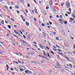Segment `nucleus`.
Returning a JSON list of instances; mask_svg holds the SVG:
<instances>
[{
  "label": "nucleus",
  "mask_w": 75,
  "mask_h": 75,
  "mask_svg": "<svg viewBox=\"0 0 75 75\" xmlns=\"http://www.w3.org/2000/svg\"><path fill=\"white\" fill-rule=\"evenodd\" d=\"M21 42H23V43H24V44H25L26 45L24 44L23 43H22L24 45H25V46H27V45L26 44V42L24 41V40H21Z\"/></svg>",
  "instance_id": "1"
},
{
  "label": "nucleus",
  "mask_w": 75,
  "mask_h": 75,
  "mask_svg": "<svg viewBox=\"0 0 75 75\" xmlns=\"http://www.w3.org/2000/svg\"><path fill=\"white\" fill-rule=\"evenodd\" d=\"M66 5L67 7H69L70 6V5L69 2H66Z\"/></svg>",
  "instance_id": "2"
},
{
  "label": "nucleus",
  "mask_w": 75,
  "mask_h": 75,
  "mask_svg": "<svg viewBox=\"0 0 75 75\" xmlns=\"http://www.w3.org/2000/svg\"><path fill=\"white\" fill-rule=\"evenodd\" d=\"M52 3H53V2H52V0H51V1L49 2V4L50 6H51V4H52Z\"/></svg>",
  "instance_id": "3"
},
{
  "label": "nucleus",
  "mask_w": 75,
  "mask_h": 75,
  "mask_svg": "<svg viewBox=\"0 0 75 75\" xmlns=\"http://www.w3.org/2000/svg\"><path fill=\"white\" fill-rule=\"evenodd\" d=\"M56 64L58 66H59V67H61V65L59 64L58 62H57V63H56Z\"/></svg>",
  "instance_id": "4"
},
{
  "label": "nucleus",
  "mask_w": 75,
  "mask_h": 75,
  "mask_svg": "<svg viewBox=\"0 0 75 75\" xmlns=\"http://www.w3.org/2000/svg\"><path fill=\"white\" fill-rule=\"evenodd\" d=\"M26 24L27 26H29V23L28 22H26Z\"/></svg>",
  "instance_id": "5"
},
{
  "label": "nucleus",
  "mask_w": 75,
  "mask_h": 75,
  "mask_svg": "<svg viewBox=\"0 0 75 75\" xmlns=\"http://www.w3.org/2000/svg\"><path fill=\"white\" fill-rule=\"evenodd\" d=\"M59 21L60 22H62L63 21H64V19H59Z\"/></svg>",
  "instance_id": "6"
},
{
  "label": "nucleus",
  "mask_w": 75,
  "mask_h": 75,
  "mask_svg": "<svg viewBox=\"0 0 75 75\" xmlns=\"http://www.w3.org/2000/svg\"><path fill=\"white\" fill-rule=\"evenodd\" d=\"M14 32L15 33V34H18V33L17 32V31L15 30H14Z\"/></svg>",
  "instance_id": "7"
},
{
  "label": "nucleus",
  "mask_w": 75,
  "mask_h": 75,
  "mask_svg": "<svg viewBox=\"0 0 75 75\" xmlns=\"http://www.w3.org/2000/svg\"><path fill=\"white\" fill-rule=\"evenodd\" d=\"M41 57L42 58H45V59H48L47 58V57H45L44 56H41Z\"/></svg>",
  "instance_id": "8"
},
{
  "label": "nucleus",
  "mask_w": 75,
  "mask_h": 75,
  "mask_svg": "<svg viewBox=\"0 0 75 75\" xmlns=\"http://www.w3.org/2000/svg\"><path fill=\"white\" fill-rule=\"evenodd\" d=\"M63 23H64V24H68V22H67V21H65L63 22Z\"/></svg>",
  "instance_id": "9"
},
{
  "label": "nucleus",
  "mask_w": 75,
  "mask_h": 75,
  "mask_svg": "<svg viewBox=\"0 0 75 75\" xmlns=\"http://www.w3.org/2000/svg\"><path fill=\"white\" fill-rule=\"evenodd\" d=\"M40 48H41L42 49L43 48V46L41 45H40Z\"/></svg>",
  "instance_id": "10"
},
{
  "label": "nucleus",
  "mask_w": 75,
  "mask_h": 75,
  "mask_svg": "<svg viewBox=\"0 0 75 75\" xmlns=\"http://www.w3.org/2000/svg\"><path fill=\"white\" fill-rule=\"evenodd\" d=\"M72 16L75 18V15H74V13H73L72 15Z\"/></svg>",
  "instance_id": "11"
},
{
  "label": "nucleus",
  "mask_w": 75,
  "mask_h": 75,
  "mask_svg": "<svg viewBox=\"0 0 75 75\" xmlns=\"http://www.w3.org/2000/svg\"><path fill=\"white\" fill-rule=\"evenodd\" d=\"M28 72H29V74H31L32 73V72L31 71H30L28 70H27Z\"/></svg>",
  "instance_id": "12"
},
{
  "label": "nucleus",
  "mask_w": 75,
  "mask_h": 75,
  "mask_svg": "<svg viewBox=\"0 0 75 75\" xmlns=\"http://www.w3.org/2000/svg\"><path fill=\"white\" fill-rule=\"evenodd\" d=\"M8 27L9 28H11V26H10V25H8Z\"/></svg>",
  "instance_id": "13"
},
{
  "label": "nucleus",
  "mask_w": 75,
  "mask_h": 75,
  "mask_svg": "<svg viewBox=\"0 0 75 75\" xmlns=\"http://www.w3.org/2000/svg\"><path fill=\"white\" fill-rule=\"evenodd\" d=\"M61 6H64V3H62L61 4Z\"/></svg>",
  "instance_id": "14"
},
{
  "label": "nucleus",
  "mask_w": 75,
  "mask_h": 75,
  "mask_svg": "<svg viewBox=\"0 0 75 75\" xmlns=\"http://www.w3.org/2000/svg\"><path fill=\"white\" fill-rule=\"evenodd\" d=\"M20 71L21 72H23V70L22 69H20Z\"/></svg>",
  "instance_id": "15"
},
{
  "label": "nucleus",
  "mask_w": 75,
  "mask_h": 75,
  "mask_svg": "<svg viewBox=\"0 0 75 75\" xmlns=\"http://www.w3.org/2000/svg\"><path fill=\"white\" fill-rule=\"evenodd\" d=\"M55 68H61L60 67H59L57 66V67L55 66Z\"/></svg>",
  "instance_id": "16"
},
{
  "label": "nucleus",
  "mask_w": 75,
  "mask_h": 75,
  "mask_svg": "<svg viewBox=\"0 0 75 75\" xmlns=\"http://www.w3.org/2000/svg\"><path fill=\"white\" fill-rule=\"evenodd\" d=\"M42 26H43V27H44L45 26V24L44 23H42Z\"/></svg>",
  "instance_id": "17"
},
{
  "label": "nucleus",
  "mask_w": 75,
  "mask_h": 75,
  "mask_svg": "<svg viewBox=\"0 0 75 75\" xmlns=\"http://www.w3.org/2000/svg\"><path fill=\"white\" fill-rule=\"evenodd\" d=\"M19 32H20V33H21V34H23V32H21V30H19Z\"/></svg>",
  "instance_id": "18"
},
{
  "label": "nucleus",
  "mask_w": 75,
  "mask_h": 75,
  "mask_svg": "<svg viewBox=\"0 0 75 75\" xmlns=\"http://www.w3.org/2000/svg\"><path fill=\"white\" fill-rule=\"evenodd\" d=\"M60 55H62V56H63V55H64V56H65V55L64 54H63L62 53H60Z\"/></svg>",
  "instance_id": "19"
},
{
  "label": "nucleus",
  "mask_w": 75,
  "mask_h": 75,
  "mask_svg": "<svg viewBox=\"0 0 75 75\" xmlns=\"http://www.w3.org/2000/svg\"><path fill=\"white\" fill-rule=\"evenodd\" d=\"M23 37H24V39H25V38H26V37H25V35H23Z\"/></svg>",
  "instance_id": "20"
},
{
  "label": "nucleus",
  "mask_w": 75,
  "mask_h": 75,
  "mask_svg": "<svg viewBox=\"0 0 75 75\" xmlns=\"http://www.w3.org/2000/svg\"><path fill=\"white\" fill-rule=\"evenodd\" d=\"M70 67H71V68H72V65L71 64H70L69 65Z\"/></svg>",
  "instance_id": "21"
},
{
  "label": "nucleus",
  "mask_w": 75,
  "mask_h": 75,
  "mask_svg": "<svg viewBox=\"0 0 75 75\" xmlns=\"http://www.w3.org/2000/svg\"><path fill=\"white\" fill-rule=\"evenodd\" d=\"M1 24H4V21H1Z\"/></svg>",
  "instance_id": "22"
},
{
  "label": "nucleus",
  "mask_w": 75,
  "mask_h": 75,
  "mask_svg": "<svg viewBox=\"0 0 75 75\" xmlns=\"http://www.w3.org/2000/svg\"><path fill=\"white\" fill-rule=\"evenodd\" d=\"M53 50H54V51H57V50L55 49H53Z\"/></svg>",
  "instance_id": "23"
},
{
  "label": "nucleus",
  "mask_w": 75,
  "mask_h": 75,
  "mask_svg": "<svg viewBox=\"0 0 75 75\" xmlns=\"http://www.w3.org/2000/svg\"><path fill=\"white\" fill-rule=\"evenodd\" d=\"M46 10H48V9H49V7H48V6L46 7Z\"/></svg>",
  "instance_id": "24"
},
{
  "label": "nucleus",
  "mask_w": 75,
  "mask_h": 75,
  "mask_svg": "<svg viewBox=\"0 0 75 75\" xmlns=\"http://www.w3.org/2000/svg\"><path fill=\"white\" fill-rule=\"evenodd\" d=\"M15 7H16V8H19L18 6L17 5L15 6Z\"/></svg>",
  "instance_id": "25"
},
{
  "label": "nucleus",
  "mask_w": 75,
  "mask_h": 75,
  "mask_svg": "<svg viewBox=\"0 0 75 75\" xmlns=\"http://www.w3.org/2000/svg\"><path fill=\"white\" fill-rule=\"evenodd\" d=\"M56 39L57 40H59V38H58V37L56 38Z\"/></svg>",
  "instance_id": "26"
},
{
  "label": "nucleus",
  "mask_w": 75,
  "mask_h": 75,
  "mask_svg": "<svg viewBox=\"0 0 75 75\" xmlns=\"http://www.w3.org/2000/svg\"><path fill=\"white\" fill-rule=\"evenodd\" d=\"M25 11L26 12V13H28V10H27V9H25Z\"/></svg>",
  "instance_id": "27"
},
{
  "label": "nucleus",
  "mask_w": 75,
  "mask_h": 75,
  "mask_svg": "<svg viewBox=\"0 0 75 75\" xmlns=\"http://www.w3.org/2000/svg\"><path fill=\"white\" fill-rule=\"evenodd\" d=\"M47 55L49 58L50 57V54H49V53H47Z\"/></svg>",
  "instance_id": "28"
},
{
  "label": "nucleus",
  "mask_w": 75,
  "mask_h": 75,
  "mask_svg": "<svg viewBox=\"0 0 75 75\" xmlns=\"http://www.w3.org/2000/svg\"><path fill=\"white\" fill-rule=\"evenodd\" d=\"M53 10L54 11H57V10H56L55 8H53Z\"/></svg>",
  "instance_id": "29"
},
{
  "label": "nucleus",
  "mask_w": 75,
  "mask_h": 75,
  "mask_svg": "<svg viewBox=\"0 0 75 75\" xmlns=\"http://www.w3.org/2000/svg\"><path fill=\"white\" fill-rule=\"evenodd\" d=\"M11 20L13 21V22H14V19H13L12 18H11Z\"/></svg>",
  "instance_id": "30"
},
{
  "label": "nucleus",
  "mask_w": 75,
  "mask_h": 75,
  "mask_svg": "<svg viewBox=\"0 0 75 75\" xmlns=\"http://www.w3.org/2000/svg\"><path fill=\"white\" fill-rule=\"evenodd\" d=\"M34 20L35 21H37V19H36V18H34Z\"/></svg>",
  "instance_id": "31"
},
{
  "label": "nucleus",
  "mask_w": 75,
  "mask_h": 75,
  "mask_svg": "<svg viewBox=\"0 0 75 75\" xmlns=\"http://www.w3.org/2000/svg\"><path fill=\"white\" fill-rule=\"evenodd\" d=\"M31 54V52H30L28 53V54H30H30Z\"/></svg>",
  "instance_id": "32"
},
{
  "label": "nucleus",
  "mask_w": 75,
  "mask_h": 75,
  "mask_svg": "<svg viewBox=\"0 0 75 75\" xmlns=\"http://www.w3.org/2000/svg\"><path fill=\"white\" fill-rule=\"evenodd\" d=\"M43 54H44L46 53V52H45V51H43Z\"/></svg>",
  "instance_id": "33"
},
{
  "label": "nucleus",
  "mask_w": 75,
  "mask_h": 75,
  "mask_svg": "<svg viewBox=\"0 0 75 75\" xmlns=\"http://www.w3.org/2000/svg\"><path fill=\"white\" fill-rule=\"evenodd\" d=\"M55 46H56V47H58V48H59V46H58V45H55Z\"/></svg>",
  "instance_id": "34"
},
{
  "label": "nucleus",
  "mask_w": 75,
  "mask_h": 75,
  "mask_svg": "<svg viewBox=\"0 0 75 75\" xmlns=\"http://www.w3.org/2000/svg\"><path fill=\"white\" fill-rule=\"evenodd\" d=\"M63 22H59V23L61 24H63Z\"/></svg>",
  "instance_id": "35"
},
{
  "label": "nucleus",
  "mask_w": 75,
  "mask_h": 75,
  "mask_svg": "<svg viewBox=\"0 0 75 75\" xmlns=\"http://www.w3.org/2000/svg\"><path fill=\"white\" fill-rule=\"evenodd\" d=\"M68 10L69 11H70V12L71 11V8H69Z\"/></svg>",
  "instance_id": "36"
},
{
  "label": "nucleus",
  "mask_w": 75,
  "mask_h": 75,
  "mask_svg": "<svg viewBox=\"0 0 75 75\" xmlns=\"http://www.w3.org/2000/svg\"><path fill=\"white\" fill-rule=\"evenodd\" d=\"M28 7H30V4H28Z\"/></svg>",
  "instance_id": "37"
},
{
  "label": "nucleus",
  "mask_w": 75,
  "mask_h": 75,
  "mask_svg": "<svg viewBox=\"0 0 75 75\" xmlns=\"http://www.w3.org/2000/svg\"><path fill=\"white\" fill-rule=\"evenodd\" d=\"M52 70H50V71H49V72H50H50H52Z\"/></svg>",
  "instance_id": "38"
},
{
  "label": "nucleus",
  "mask_w": 75,
  "mask_h": 75,
  "mask_svg": "<svg viewBox=\"0 0 75 75\" xmlns=\"http://www.w3.org/2000/svg\"><path fill=\"white\" fill-rule=\"evenodd\" d=\"M33 43L35 44H37V43L36 42H33Z\"/></svg>",
  "instance_id": "39"
},
{
  "label": "nucleus",
  "mask_w": 75,
  "mask_h": 75,
  "mask_svg": "<svg viewBox=\"0 0 75 75\" xmlns=\"http://www.w3.org/2000/svg\"><path fill=\"white\" fill-rule=\"evenodd\" d=\"M60 18H62V15H61L60 16Z\"/></svg>",
  "instance_id": "40"
},
{
  "label": "nucleus",
  "mask_w": 75,
  "mask_h": 75,
  "mask_svg": "<svg viewBox=\"0 0 75 75\" xmlns=\"http://www.w3.org/2000/svg\"><path fill=\"white\" fill-rule=\"evenodd\" d=\"M65 16H66V17H68V14H67V13H65Z\"/></svg>",
  "instance_id": "41"
},
{
  "label": "nucleus",
  "mask_w": 75,
  "mask_h": 75,
  "mask_svg": "<svg viewBox=\"0 0 75 75\" xmlns=\"http://www.w3.org/2000/svg\"><path fill=\"white\" fill-rule=\"evenodd\" d=\"M70 20H73V21L74 20V19H73L72 18H70Z\"/></svg>",
  "instance_id": "42"
},
{
  "label": "nucleus",
  "mask_w": 75,
  "mask_h": 75,
  "mask_svg": "<svg viewBox=\"0 0 75 75\" xmlns=\"http://www.w3.org/2000/svg\"><path fill=\"white\" fill-rule=\"evenodd\" d=\"M9 8H10V9H11V10L12 8V7H11V6Z\"/></svg>",
  "instance_id": "43"
},
{
  "label": "nucleus",
  "mask_w": 75,
  "mask_h": 75,
  "mask_svg": "<svg viewBox=\"0 0 75 75\" xmlns=\"http://www.w3.org/2000/svg\"><path fill=\"white\" fill-rule=\"evenodd\" d=\"M50 52L52 53V54H54V52H52V51H50Z\"/></svg>",
  "instance_id": "44"
},
{
  "label": "nucleus",
  "mask_w": 75,
  "mask_h": 75,
  "mask_svg": "<svg viewBox=\"0 0 75 75\" xmlns=\"http://www.w3.org/2000/svg\"><path fill=\"white\" fill-rule=\"evenodd\" d=\"M43 33L44 34V35H45V36H46V35H45V33H44V32H43Z\"/></svg>",
  "instance_id": "45"
},
{
  "label": "nucleus",
  "mask_w": 75,
  "mask_h": 75,
  "mask_svg": "<svg viewBox=\"0 0 75 75\" xmlns=\"http://www.w3.org/2000/svg\"><path fill=\"white\" fill-rule=\"evenodd\" d=\"M46 48H47V49H48V50H50V48H49V47H48V46H47Z\"/></svg>",
  "instance_id": "46"
},
{
  "label": "nucleus",
  "mask_w": 75,
  "mask_h": 75,
  "mask_svg": "<svg viewBox=\"0 0 75 75\" xmlns=\"http://www.w3.org/2000/svg\"><path fill=\"white\" fill-rule=\"evenodd\" d=\"M33 75H37V73H34L33 74Z\"/></svg>",
  "instance_id": "47"
},
{
  "label": "nucleus",
  "mask_w": 75,
  "mask_h": 75,
  "mask_svg": "<svg viewBox=\"0 0 75 75\" xmlns=\"http://www.w3.org/2000/svg\"><path fill=\"white\" fill-rule=\"evenodd\" d=\"M49 23H50V24L51 25V24H52V22H49Z\"/></svg>",
  "instance_id": "48"
},
{
  "label": "nucleus",
  "mask_w": 75,
  "mask_h": 75,
  "mask_svg": "<svg viewBox=\"0 0 75 75\" xmlns=\"http://www.w3.org/2000/svg\"><path fill=\"white\" fill-rule=\"evenodd\" d=\"M17 13H20V11H17Z\"/></svg>",
  "instance_id": "49"
},
{
  "label": "nucleus",
  "mask_w": 75,
  "mask_h": 75,
  "mask_svg": "<svg viewBox=\"0 0 75 75\" xmlns=\"http://www.w3.org/2000/svg\"><path fill=\"white\" fill-rule=\"evenodd\" d=\"M50 18H52V16H50Z\"/></svg>",
  "instance_id": "50"
},
{
  "label": "nucleus",
  "mask_w": 75,
  "mask_h": 75,
  "mask_svg": "<svg viewBox=\"0 0 75 75\" xmlns=\"http://www.w3.org/2000/svg\"><path fill=\"white\" fill-rule=\"evenodd\" d=\"M5 8H8V7L7 6H6Z\"/></svg>",
  "instance_id": "51"
},
{
  "label": "nucleus",
  "mask_w": 75,
  "mask_h": 75,
  "mask_svg": "<svg viewBox=\"0 0 75 75\" xmlns=\"http://www.w3.org/2000/svg\"><path fill=\"white\" fill-rule=\"evenodd\" d=\"M32 12L33 13V14H34V11H33V10H32Z\"/></svg>",
  "instance_id": "52"
},
{
  "label": "nucleus",
  "mask_w": 75,
  "mask_h": 75,
  "mask_svg": "<svg viewBox=\"0 0 75 75\" xmlns=\"http://www.w3.org/2000/svg\"><path fill=\"white\" fill-rule=\"evenodd\" d=\"M5 23H6V24H8V22L7 21H5Z\"/></svg>",
  "instance_id": "53"
},
{
  "label": "nucleus",
  "mask_w": 75,
  "mask_h": 75,
  "mask_svg": "<svg viewBox=\"0 0 75 75\" xmlns=\"http://www.w3.org/2000/svg\"><path fill=\"white\" fill-rule=\"evenodd\" d=\"M11 71H13L14 70V69H13V68H11Z\"/></svg>",
  "instance_id": "54"
},
{
  "label": "nucleus",
  "mask_w": 75,
  "mask_h": 75,
  "mask_svg": "<svg viewBox=\"0 0 75 75\" xmlns=\"http://www.w3.org/2000/svg\"><path fill=\"white\" fill-rule=\"evenodd\" d=\"M9 35L8 34H8H7V35H6V36H7V37H8Z\"/></svg>",
  "instance_id": "55"
},
{
  "label": "nucleus",
  "mask_w": 75,
  "mask_h": 75,
  "mask_svg": "<svg viewBox=\"0 0 75 75\" xmlns=\"http://www.w3.org/2000/svg\"><path fill=\"white\" fill-rule=\"evenodd\" d=\"M47 25H50V24L48 23H47Z\"/></svg>",
  "instance_id": "56"
},
{
  "label": "nucleus",
  "mask_w": 75,
  "mask_h": 75,
  "mask_svg": "<svg viewBox=\"0 0 75 75\" xmlns=\"http://www.w3.org/2000/svg\"><path fill=\"white\" fill-rule=\"evenodd\" d=\"M53 34H54V35H56V33H55V32H53Z\"/></svg>",
  "instance_id": "57"
},
{
  "label": "nucleus",
  "mask_w": 75,
  "mask_h": 75,
  "mask_svg": "<svg viewBox=\"0 0 75 75\" xmlns=\"http://www.w3.org/2000/svg\"><path fill=\"white\" fill-rule=\"evenodd\" d=\"M44 55H45V56H47V54H46L45 53L44 54Z\"/></svg>",
  "instance_id": "58"
},
{
  "label": "nucleus",
  "mask_w": 75,
  "mask_h": 75,
  "mask_svg": "<svg viewBox=\"0 0 75 75\" xmlns=\"http://www.w3.org/2000/svg\"><path fill=\"white\" fill-rule=\"evenodd\" d=\"M25 73H26V74H27L28 73V72L27 71H25Z\"/></svg>",
  "instance_id": "59"
},
{
  "label": "nucleus",
  "mask_w": 75,
  "mask_h": 75,
  "mask_svg": "<svg viewBox=\"0 0 75 75\" xmlns=\"http://www.w3.org/2000/svg\"><path fill=\"white\" fill-rule=\"evenodd\" d=\"M11 4L12 5H14V3H13V2H11Z\"/></svg>",
  "instance_id": "60"
},
{
  "label": "nucleus",
  "mask_w": 75,
  "mask_h": 75,
  "mask_svg": "<svg viewBox=\"0 0 75 75\" xmlns=\"http://www.w3.org/2000/svg\"><path fill=\"white\" fill-rule=\"evenodd\" d=\"M53 47L54 48H56V47H55V46H53Z\"/></svg>",
  "instance_id": "61"
},
{
  "label": "nucleus",
  "mask_w": 75,
  "mask_h": 75,
  "mask_svg": "<svg viewBox=\"0 0 75 75\" xmlns=\"http://www.w3.org/2000/svg\"><path fill=\"white\" fill-rule=\"evenodd\" d=\"M64 45H65L66 46V47H68V45H67L66 44H65Z\"/></svg>",
  "instance_id": "62"
},
{
  "label": "nucleus",
  "mask_w": 75,
  "mask_h": 75,
  "mask_svg": "<svg viewBox=\"0 0 75 75\" xmlns=\"http://www.w3.org/2000/svg\"><path fill=\"white\" fill-rule=\"evenodd\" d=\"M6 67H7V68H8V64L6 65Z\"/></svg>",
  "instance_id": "63"
},
{
  "label": "nucleus",
  "mask_w": 75,
  "mask_h": 75,
  "mask_svg": "<svg viewBox=\"0 0 75 75\" xmlns=\"http://www.w3.org/2000/svg\"><path fill=\"white\" fill-rule=\"evenodd\" d=\"M16 44H18V43L17 42H16Z\"/></svg>",
  "instance_id": "64"
}]
</instances>
